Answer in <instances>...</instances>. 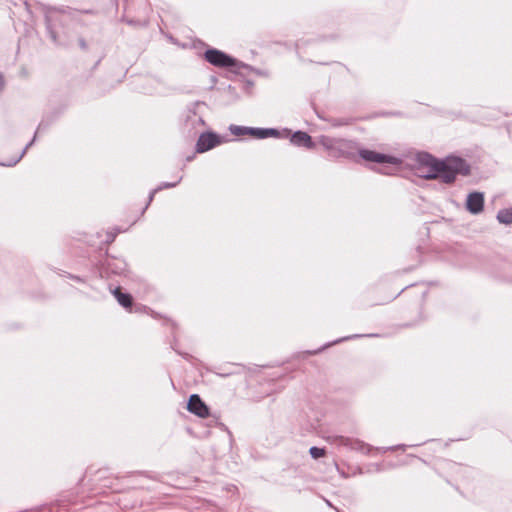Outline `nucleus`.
<instances>
[{"instance_id":"1","label":"nucleus","mask_w":512,"mask_h":512,"mask_svg":"<svg viewBox=\"0 0 512 512\" xmlns=\"http://www.w3.org/2000/svg\"><path fill=\"white\" fill-rule=\"evenodd\" d=\"M415 173L425 179L439 178L445 183L455 180L457 174L467 175L469 166L458 157H447L438 161L429 154H419L416 158Z\"/></svg>"},{"instance_id":"2","label":"nucleus","mask_w":512,"mask_h":512,"mask_svg":"<svg viewBox=\"0 0 512 512\" xmlns=\"http://www.w3.org/2000/svg\"><path fill=\"white\" fill-rule=\"evenodd\" d=\"M204 58L211 65L221 68L233 67L236 64L234 58L214 48L206 50Z\"/></svg>"},{"instance_id":"3","label":"nucleus","mask_w":512,"mask_h":512,"mask_svg":"<svg viewBox=\"0 0 512 512\" xmlns=\"http://www.w3.org/2000/svg\"><path fill=\"white\" fill-rule=\"evenodd\" d=\"M359 156L366 162H374L381 164H390L395 167H399L401 160L397 157L378 153L376 151L361 149L359 150Z\"/></svg>"},{"instance_id":"4","label":"nucleus","mask_w":512,"mask_h":512,"mask_svg":"<svg viewBox=\"0 0 512 512\" xmlns=\"http://www.w3.org/2000/svg\"><path fill=\"white\" fill-rule=\"evenodd\" d=\"M332 442L337 445L345 446L349 449L357 450L363 453H368L371 450V447L368 444L364 443L359 439L344 436H335L332 438Z\"/></svg>"},{"instance_id":"5","label":"nucleus","mask_w":512,"mask_h":512,"mask_svg":"<svg viewBox=\"0 0 512 512\" xmlns=\"http://www.w3.org/2000/svg\"><path fill=\"white\" fill-rule=\"evenodd\" d=\"M220 143H221V140H220L219 136L216 135L215 133H210V132L202 133L198 138V141L196 144V151L198 153H204V152L216 147Z\"/></svg>"},{"instance_id":"6","label":"nucleus","mask_w":512,"mask_h":512,"mask_svg":"<svg viewBox=\"0 0 512 512\" xmlns=\"http://www.w3.org/2000/svg\"><path fill=\"white\" fill-rule=\"evenodd\" d=\"M187 409L200 418H207L209 416L208 407L197 394L190 396Z\"/></svg>"},{"instance_id":"7","label":"nucleus","mask_w":512,"mask_h":512,"mask_svg":"<svg viewBox=\"0 0 512 512\" xmlns=\"http://www.w3.org/2000/svg\"><path fill=\"white\" fill-rule=\"evenodd\" d=\"M484 195L481 192H472L466 200V209L472 214H479L483 211Z\"/></svg>"},{"instance_id":"8","label":"nucleus","mask_w":512,"mask_h":512,"mask_svg":"<svg viewBox=\"0 0 512 512\" xmlns=\"http://www.w3.org/2000/svg\"><path fill=\"white\" fill-rule=\"evenodd\" d=\"M321 144L330 151V154L334 157L339 156L340 154L337 153V150H340L342 147L345 146V142L343 140H333L328 137H322L321 138Z\"/></svg>"},{"instance_id":"9","label":"nucleus","mask_w":512,"mask_h":512,"mask_svg":"<svg viewBox=\"0 0 512 512\" xmlns=\"http://www.w3.org/2000/svg\"><path fill=\"white\" fill-rule=\"evenodd\" d=\"M291 142L295 145H302L308 148L313 146L311 136L302 131L295 132L291 137Z\"/></svg>"},{"instance_id":"10","label":"nucleus","mask_w":512,"mask_h":512,"mask_svg":"<svg viewBox=\"0 0 512 512\" xmlns=\"http://www.w3.org/2000/svg\"><path fill=\"white\" fill-rule=\"evenodd\" d=\"M113 294L121 306H123L124 308H131L132 297L130 294L122 293L119 288H116L113 291Z\"/></svg>"},{"instance_id":"11","label":"nucleus","mask_w":512,"mask_h":512,"mask_svg":"<svg viewBox=\"0 0 512 512\" xmlns=\"http://www.w3.org/2000/svg\"><path fill=\"white\" fill-rule=\"evenodd\" d=\"M497 219L501 223L511 224L512 223V208L499 211L497 214Z\"/></svg>"},{"instance_id":"12","label":"nucleus","mask_w":512,"mask_h":512,"mask_svg":"<svg viewBox=\"0 0 512 512\" xmlns=\"http://www.w3.org/2000/svg\"><path fill=\"white\" fill-rule=\"evenodd\" d=\"M309 453L314 459H318L325 456L326 451L323 448L313 446L310 448Z\"/></svg>"},{"instance_id":"13","label":"nucleus","mask_w":512,"mask_h":512,"mask_svg":"<svg viewBox=\"0 0 512 512\" xmlns=\"http://www.w3.org/2000/svg\"><path fill=\"white\" fill-rule=\"evenodd\" d=\"M250 132H251V134L256 135L259 138H265L269 134H274L275 133L274 130H260V129H258V130L251 129Z\"/></svg>"},{"instance_id":"14","label":"nucleus","mask_w":512,"mask_h":512,"mask_svg":"<svg viewBox=\"0 0 512 512\" xmlns=\"http://www.w3.org/2000/svg\"><path fill=\"white\" fill-rule=\"evenodd\" d=\"M3 85V80H2V76L0 75V88L2 87Z\"/></svg>"}]
</instances>
